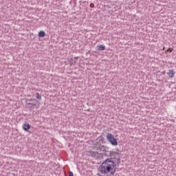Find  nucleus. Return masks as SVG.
<instances>
[{
	"mask_svg": "<svg viewBox=\"0 0 176 176\" xmlns=\"http://www.w3.org/2000/svg\"><path fill=\"white\" fill-rule=\"evenodd\" d=\"M90 8H94V3H91L90 4Z\"/></svg>",
	"mask_w": 176,
	"mask_h": 176,
	"instance_id": "obj_14",
	"label": "nucleus"
},
{
	"mask_svg": "<svg viewBox=\"0 0 176 176\" xmlns=\"http://www.w3.org/2000/svg\"><path fill=\"white\" fill-rule=\"evenodd\" d=\"M98 47H98L99 52H101L102 50H105V45H100V46H98Z\"/></svg>",
	"mask_w": 176,
	"mask_h": 176,
	"instance_id": "obj_8",
	"label": "nucleus"
},
{
	"mask_svg": "<svg viewBox=\"0 0 176 176\" xmlns=\"http://www.w3.org/2000/svg\"><path fill=\"white\" fill-rule=\"evenodd\" d=\"M116 155H119V153L110 151V156H113V155L116 156Z\"/></svg>",
	"mask_w": 176,
	"mask_h": 176,
	"instance_id": "obj_10",
	"label": "nucleus"
},
{
	"mask_svg": "<svg viewBox=\"0 0 176 176\" xmlns=\"http://www.w3.org/2000/svg\"><path fill=\"white\" fill-rule=\"evenodd\" d=\"M38 36L41 38H44V36H46V33L44 31H40L38 32Z\"/></svg>",
	"mask_w": 176,
	"mask_h": 176,
	"instance_id": "obj_7",
	"label": "nucleus"
},
{
	"mask_svg": "<svg viewBox=\"0 0 176 176\" xmlns=\"http://www.w3.org/2000/svg\"><path fill=\"white\" fill-rule=\"evenodd\" d=\"M167 75L169 78H174V75H175V71H174V69H170L167 72Z\"/></svg>",
	"mask_w": 176,
	"mask_h": 176,
	"instance_id": "obj_6",
	"label": "nucleus"
},
{
	"mask_svg": "<svg viewBox=\"0 0 176 176\" xmlns=\"http://www.w3.org/2000/svg\"><path fill=\"white\" fill-rule=\"evenodd\" d=\"M94 148L97 152H104L105 147L100 144V140H96V142L94 144Z\"/></svg>",
	"mask_w": 176,
	"mask_h": 176,
	"instance_id": "obj_4",
	"label": "nucleus"
},
{
	"mask_svg": "<svg viewBox=\"0 0 176 176\" xmlns=\"http://www.w3.org/2000/svg\"><path fill=\"white\" fill-rule=\"evenodd\" d=\"M36 98L37 100H42V96H41L39 94L36 93Z\"/></svg>",
	"mask_w": 176,
	"mask_h": 176,
	"instance_id": "obj_9",
	"label": "nucleus"
},
{
	"mask_svg": "<svg viewBox=\"0 0 176 176\" xmlns=\"http://www.w3.org/2000/svg\"><path fill=\"white\" fill-rule=\"evenodd\" d=\"M26 107L32 111V109H35V108H38V102L35 99H30L29 102L26 104Z\"/></svg>",
	"mask_w": 176,
	"mask_h": 176,
	"instance_id": "obj_2",
	"label": "nucleus"
},
{
	"mask_svg": "<svg viewBox=\"0 0 176 176\" xmlns=\"http://www.w3.org/2000/svg\"><path fill=\"white\" fill-rule=\"evenodd\" d=\"M68 176H74V173H72V172L69 173Z\"/></svg>",
	"mask_w": 176,
	"mask_h": 176,
	"instance_id": "obj_13",
	"label": "nucleus"
},
{
	"mask_svg": "<svg viewBox=\"0 0 176 176\" xmlns=\"http://www.w3.org/2000/svg\"><path fill=\"white\" fill-rule=\"evenodd\" d=\"M116 163L119 164L120 163V157L116 158Z\"/></svg>",
	"mask_w": 176,
	"mask_h": 176,
	"instance_id": "obj_11",
	"label": "nucleus"
},
{
	"mask_svg": "<svg viewBox=\"0 0 176 176\" xmlns=\"http://www.w3.org/2000/svg\"><path fill=\"white\" fill-rule=\"evenodd\" d=\"M167 52H169L170 53H171L173 52V48H168L167 50Z\"/></svg>",
	"mask_w": 176,
	"mask_h": 176,
	"instance_id": "obj_12",
	"label": "nucleus"
},
{
	"mask_svg": "<svg viewBox=\"0 0 176 176\" xmlns=\"http://www.w3.org/2000/svg\"><path fill=\"white\" fill-rule=\"evenodd\" d=\"M22 127L25 131H28L31 129V125H30V123L25 122Z\"/></svg>",
	"mask_w": 176,
	"mask_h": 176,
	"instance_id": "obj_5",
	"label": "nucleus"
},
{
	"mask_svg": "<svg viewBox=\"0 0 176 176\" xmlns=\"http://www.w3.org/2000/svg\"><path fill=\"white\" fill-rule=\"evenodd\" d=\"M99 170L102 174L107 176H114L116 173V164L113 158H108L99 167Z\"/></svg>",
	"mask_w": 176,
	"mask_h": 176,
	"instance_id": "obj_1",
	"label": "nucleus"
},
{
	"mask_svg": "<svg viewBox=\"0 0 176 176\" xmlns=\"http://www.w3.org/2000/svg\"><path fill=\"white\" fill-rule=\"evenodd\" d=\"M107 140L113 145V146H116L118 145V140L115 138V136L112 133H108L107 135Z\"/></svg>",
	"mask_w": 176,
	"mask_h": 176,
	"instance_id": "obj_3",
	"label": "nucleus"
}]
</instances>
